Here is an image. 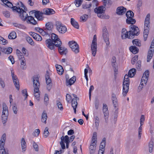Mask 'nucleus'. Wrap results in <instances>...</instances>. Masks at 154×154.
<instances>
[{
    "mask_svg": "<svg viewBox=\"0 0 154 154\" xmlns=\"http://www.w3.org/2000/svg\"><path fill=\"white\" fill-rule=\"evenodd\" d=\"M51 38L47 39L45 41V44L47 48L51 50H55V47L59 46L58 42L60 40L58 36L54 33L51 35Z\"/></svg>",
    "mask_w": 154,
    "mask_h": 154,
    "instance_id": "obj_1",
    "label": "nucleus"
},
{
    "mask_svg": "<svg viewBox=\"0 0 154 154\" xmlns=\"http://www.w3.org/2000/svg\"><path fill=\"white\" fill-rule=\"evenodd\" d=\"M17 4H16V5H19V6H14L12 8V10L18 12L20 18L22 19L24 18V16L25 17L28 15V14L26 12V11H27V9L21 2H18Z\"/></svg>",
    "mask_w": 154,
    "mask_h": 154,
    "instance_id": "obj_2",
    "label": "nucleus"
},
{
    "mask_svg": "<svg viewBox=\"0 0 154 154\" xmlns=\"http://www.w3.org/2000/svg\"><path fill=\"white\" fill-rule=\"evenodd\" d=\"M39 77L38 75H36L33 76V86L34 88V96L36 98H38L40 96L39 91V88L40 85L39 81Z\"/></svg>",
    "mask_w": 154,
    "mask_h": 154,
    "instance_id": "obj_3",
    "label": "nucleus"
},
{
    "mask_svg": "<svg viewBox=\"0 0 154 154\" xmlns=\"http://www.w3.org/2000/svg\"><path fill=\"white\" fill-rule=\"evenodd\" d=\"M150 14H148L146 16L144 21V31L143 32V40L146 41L147 39L149 30Z\"/></svg>",
    "mask_w": 154,
    "mask_h": 154,
    "instance_id": "obj_4",
    "label": "nucleus"
},
{
    "mask_svg": "<svg viewBox=\"0 0 154 154\" xmlns=\"http://www.w3.org/2000/svg\"><path fill=\"white\" fill-rule=\"evenodd\" d=\"M128 75H126L124 77L123 83V93L122 94L124 96H126L128 92L130 84L129 79Z\"/></svg>",
    "mask_w": 154,
    "mask_h": 154,
    "instance_id": "obj_5",
    "label": "nucleus"
},
{
    "mask_svg": "<svg viewBox=\"0 0 154 154\" xmlns=\"http://www.w3.org/2000/svg\"><path fill=\"white\" fill-rule=\"evenodd\" d=\"M130 30L129 31V38L130 39H133L134 36L138 35L140 33V31L139 28L136 26L134 25H130L129 26Z\"/></svg>",
    "mask_w": 154,
    "mask_h": 154,
    "instance_id": "obj_6",
    "label": "nucleus"
},
{
    "mask_svg": "<svg viewBox=\"0 0 154 154\" xmlns=\"http://www.w3.org/2000/svg\"><path fill=\"white\" fill-rule=\"evenodd\" d=\"M134 15V13L131 10H129L126 12V15L127 19L126 20V23L127 24L133 25L136 23L135 20L133 18Z\"/></svg>",
    "mask_w": 154,
    "mask_h": 154,
    "instance_id": "obj_7",
    "label": "nucleus"
},
{
    "mask_svg": "<svg viewBox=\"0 0 154 154\" xmlns=\"http://www.w3.org/2000/svg\"><path fill=\"white\" fill-rule=\"evenodd\" d=\"M9 113L8 107L5 103L3 104V111L2 115V120L3 124L7 122L8 120Z\"/></svg>",
    "mask_w": 154,
    "mask_h": 154,
    "instance_id": "obj_8",
    "label": "nucleus"
},
{
    "mask_svg": "<svg viewBox=\"0 0 154 154\" xmlns=\"http://www.w3.org/2000/svg\"><path fill=\"white\" fill-rule=\"evenodd\" d=\"M55 25L56 29L60 33L64 34L67 31L66 27L60 21H56Z\"/></svg>",
    "mask_w": 154,
    "mask_h": 154,
    "instance_id": "obj_9",
    "label": "nucleus"
},
{
    "mask_svg": "<svg viewBox=\"0 0 154 154\" xmlns=\"http://www.w3.org/2000/svg\"><path fill=\"white\" fill-rule=\"evenodd\" d=\"M6 135L4 134L2 136L0 140V154H9L6 152L4 148V145L6 140Z\"/></svg>",
    "mask_w": 154,
    "mask_h": 154,
    "instance_id": "obj_10",
    "label": "nucleus"
},
{
    "mask_svg": "<svg viewBox=\"0 0 154 154\" xmlns=\"http://www.w3.org/2000/svg\"><path fill=\"white\" fill-rule=\"evenodd\" d=\"M97 36L95 35L93 37V40L91 45V49L92 55L95 56L97 51Z\"/></svg>",
    "mask_w": 154,
    "mask_h": 154,
    "instance_id": "obj_11",
    "label": "nucleus"
},
{
    "mask_svg": "<svg viewBox=\"0 0 154 154\" xmlns=\"http://www.w3.org/2000/svg\"><path fill=\"white\" fill-rule=\"evenodd\" d=\"M68 44L72 51L75 53L77 54L79 52V46L75 41H69L68 43Z\"/></svg>",
    "mask_w": 154,
    "mask_h": 154,
    "instance_id": "obj_12",
    "label": "nucleus"
},
{
    "mask_svg": "<svg viewBox=\"0 0 154 154\" xmlns=\"http://www.w3.org/2000/svg\"><path fill=\"white\" fill-rule=\"evenodd\" d=\"M103 36L104 40L107 46H108L110 44L108 32L106 27L103 29Z\"/></svg>",
    "mask_w": 154,
    "mask_h": 154,
    "instance_id": "obj_13",
    "label": "nucleus"
},
{
    "mask_svg": "<svg viewBox=\"0 0 154 154\" xmlns=\"http://www.w3.org/2000/svg\"><path fill=\"white\" fill-rule=\"evenodd\" d=\"M45 78L47 84V89L50 91L52 87V83L51 78L49 76V73L48 71H46V74L45 75Z\"/></svg>",
    "mask_w": 154,
    "mask_h": 154,
    "instance_id": "obj_14",
    "label": "nucleus"
},
{
    "mask_svg": "<svg viewBox=\"0 0 154 154\" xmlns=\"http://www.w3.org/2000/svg\"><path fill=\"white\" fill-rule=\"evenodd\" d=\"M27 19V22L28 23L31 24L35 25L37 23V21L35 20L34 18L32 16H26L25 18H23L21 20L24 21H25Z\"/></svg>",
    "mask_w": 154,
    "mask_h": 154,
    "instance_id": "obj_15",
    "label": "nucleus"
},
{
    "mask_svg": "<svg viewBox=\"0 0 154 154\" xmlns=\"http://www.w3.org/2000/svg\"><path fill=\"white\" fill-rule=\"evenodd\" d=\"M54 25L53 22H48L45 24V27L44 28L47 30L51 35L54 28Z\"/></svg>",
    "mask_w": 154,
    "mask_h": 154,
    "instance_id": "obj_16",
    "label": "nucleus"
},
{
    "mask_svg": "<svg viewBox=\"0 0 154 154\" xmlns=\"http://www.w3.org/2000/svg\"><path fill=\"white\" fill-rule=\"evenodd\" d=\"M58 42V45H59V46H57V47H58V49L61 55H66L67 52V49L64 47L61 46L62 43L60 40Z\"/></svg>",
    "mask_w": 154,
    "mask_h": 154,
    "instance_id": "obj_17",
    "label": "nucleus"
},
{
    "mask_svg": "<svg viewBox=\"0 0 154 154\" xmlns=\"http://www.w3.org/2000/svg\"><path fill=\"white\" fill-rule=\"evenodd\" d=\"M30 12H32V13L34 12L35 13V16L37 19L38 20L41 21L43 20V18L42 17V15L44 14L43 12H40V11H35V10L31 11Z\"/></svg>",
    "mask_w": 154,
    "mask_h": 154,
    "instance_id": "obj_18",
    "label": "nucleus"
},
{
    "mask_svg": "<svg viewBox=\"0 0 154 154\" xmlns=\"http://www.w3.org/2000/svg\"><path fill=\"white\" fill-rule=\"evenodd\" d=\"M126 11V8L123 6L119 7L116 9V13L119 15L124 14Z\"/></svg>",
    "mask_w": 154,
    "mask_h": 154,
    "instance_id": "obj_19",
    "label": "nucleus"
},
{
    "mask_svg": "<svg viewBox=\"0 0 154 154\" xmlns=\"http://www.w3.org/2000/svg\"><path fill=\"white\" fill-rule=\"evenodd\" d=\"M106 8L104 6H100L94 9V12L97 14L103 13L104 12Z\"/></svg>",
    "mask_w": 154,
    "mask_h": 154,
    "instance_id": "obj_20",
    "label": "nucleus"
},
{
    "mask_svg": "<svg viewBox=\"0 0 154 154\" xmlns=\"http://www.w3.org/2000/svg\"><path fill=\"white\" fill-rule=\"evenodd\" d=\"M43 14L46 15H51L55 13L54 11L51 8H45L43 10Z\"/></svg>",
    "mask_w": 154,
    "mask_h": 154,
    "instance_id": "obj_21",
    "label": "nucleus"
},
{
    "mask_svg": "<svg viewBox=\"0 0 154 154\" xmlns=\"http://www.w3.org/2000/svg\"><path fill=\"white\" fill-rule=\"evenodd\" d=\"M96 146V143L94 141H91V145L90 146V154H93L95 152Z\"/></svg>",
    "mask_w": 154,
    "mask_h": 154,
    "instance_id": "obj_22",
    "label": "nucleus"
},
{
    "mask_svg": "<svg viewBox=\"0 0 154 154\" xmlns=\"http://www.w3.org/2000/svg\"><path fill=\"white\" fill-rule=\"evenodd\" d=\"M12 79L16 89L19 90L20 89L19 82L17 76H14L12 78Z\"/></svg>",
    "mask_w": 154,
    "mask_h": 154,
    "instance_id": "obj_23",
    "label": "nucleus"
},
{
    "mask_svg": "<svg viewBox=\"0 0 154 154\" xmlns=\"http://www.w3.org/2000/svg\"><path fill=\"white\" fill-rule=\"evenodd\" d=\"M56 67L58 73L60 75H62L64 72L62 66L60 65L57 64L56 65Z\"/></svg>",
    "mask_w": 154,
    "mask_h": 154,
    "instance_id": "obj_24",
    "label": "nucleus"
},
{
    "mask_svg": "<svg viewBox=\"0 0 154 154\" xmlns=\"http://www.w3.org/2000/svg\"><path fill=\"white\" fill-rule=\"evenodd\" d=\"M129 49L130 51L134 54H136L139 52V49L134 46H130Z\"/></svg>",
    "mask_w": 154,
    "mask_h": 154,
    "instance_id": "obj_25",
    "label": "nucleus"
},
{
    "mask_svg": "<svg viewBox=\"0 0 154 154\" xmlns=\"http://www.w3.org/2000/svg\"><path fill=\"white\" fill-rule=\"evenodd\" d=\"M78 103L77 100L75 99H73L72 100V106L74 110V112L76 113V109L77 107Z\"/></svg>",
    "mask_w": 154,
    "mask_h": 154,
    "instance_id": "obj_26",
    "label": "nucleus"
},
{
    "mask_svg": "<svg viewBox=\"0 0 154 154\" xmlns=\"http://www.w3.org/2000/svg\"><path fill=\"white\" fill-rule=\"evenodd\" d=\"M70 22L71 25L75 28L79 29V26L78 22L73 18L71 19Z\"/></svg>",
    "mask_w": 154,
    "mask_h": 154,
    "instance_id": "obj_27",
    "label": "nucleus"
},
{
    "mask_svg": "<svg viewBox=\"0 0 154 154\" xmlns=\"http://www.w3.org/2000/svg\"><path fill=\"white\" fill-rule=\"evenodd\" d=\"M103 110L104 116H106L109 115L107 105L105 103L103 104Z\"/></svg>",
    "mask_w": 154,
    "mask_h": 154,
    "instance_id": "obj_28",
    "label": "nucleus"
},
{
    "mask_svg": "<svg viewBox=\"0 0 154 154\" xmlns=\"http://www.w3.org/2000/svg\"><path fill=\"white\" fill-rule=\"evenodd\" d=\"M21 146L22 152H24L26 149V143L25 139L23 138H22L21 139Z\"/></svg>",
    "mask_w": 154,
    "mask_h": 154,
    "instance_id": "obj_29",
    "label": "nucleus"
},
{
    "mask_svg": "<svg viewBox=\"0 0 154 154\" xmlns=\"http://www.w3.org/2000/svg\"><path fill=\"white\" fill-rule=\"evenodd\" d=\"M91 4H83L82 5V8L83 9H86L87 10L88 13V14H90L91 10L90 8L91 6Z\"/></svg>",
    "mask_w": 154,
    "mask_h": 154,
    "instance_id": "obj_30",
    "label": "nucleus"
},
{
    "mask_svg": "<svg viewBox=\"0 0 154 154\" xmlns=\"http://www.w3.org/2000/svg\"><path fill=\"white\" fill-rule=\"evenodd\" d=\"M136 69L134 68H132L130 69L128 72V76L131 78L133 77L135 74Z\"/></svg>",
    "mask_w": 154,
    "mask_h": 154,
    "instance_id": "obj_31",
    "label": "nucleus"
},
{
    "mask_svg": "<svg viewBox=\"0 0 154 154\" xmlns=\"http://www.w3.org/2000/svg\"><path fill=\"white\" fill-rule=\"evenodd\" d=\"M17 37L16 33L14 32L13 31L11 32L8 36V38L10 39H14Z\"/></svg>",
    "mask_w": 154,
    "mask_h": 154,
    "instance_id": "obj_32",
    "label": "nucleus"
},
{
    "mask_svg": "<svg viewBox=\"0 0 154 154\" xmlns=\"http://www.w3.org/2000/svg\"><path fill=\"white\" fill-rule=\"evenodd\" d=\"M47 119V114L44 112L42 115L41 121L42 122L46 124V120Z\"/></svg>",
    "mask_w": 154,
    "mask_h": 154,
    "instance_id": "obj_33",
    "label": "nucleus"
},
{
    "mask_svg": "<svg viewBox=\"0 0 154 154\" xmlns=\"http://www.w3.org/2000/svg\"><path fill=\"white\" fill-rule=\"evenodd\" d=\"M75 81L76 77L75 76H73L71 78H70L68 81H67V83H68L69 84L67 85H71L75 83Z\"/></svg>",
    "mask_w": 154,
    "mask_h": 154,
    "instance_id": "obj_34",
    "label": "nucleus"
},
{
    "mask_svg": "<svg viewBox=\"0 0 154 154\" xmlns=\"http://www.w3.org/2000/svg\"><path fill=\"white\" fill-rule=\"evenodd\" d=\"M132 43L134 45H135L136 46L139 47H140L141 45V41L138 39L133 40Z\"/></svg>",
    "mask_w": 154,
    "mask_h": 154,
    "instance_id": "obj_35",
    "label": "nucleus"
},
{
    "mask_svg": "<svg viewBox=\"0 0 154 154\" xmlns=\"http://www.w3.org/2000/svg\"><path fill=\"white\" fill-rule=\"evenodd\" d=\"M3 3L5 5V6H6L9 8H11L12 9V8L14 7L13 6L12 3L8 0H6L5 2H3Z\"/></svg>",
    "mask_w": 154,
    "mask_h": 154,
    "instance_id": "obj_36",
    "label": "nucleus"
},
{
    "mask_svg": "<svg viewBox=\"0 0 154 154\" xmlns=\"http://www.w3.org/2000/svg\"><path fill=\"white\" fill-rule=\"evenodd\" d=\"M61 141H63V142H65V143L70 142L69 137L67 135H66L64 137L62 136L61 137Z\"/></svg>",
    "mask_w": 154,
    "mask_h": 154,
    "instance_id": "obj_37",
    "label": "nucleus"
},
{
    "mask_svg": "<svg viewBox=\"0 0 154 154\" xmlns=\"http://www.w3.org/2000/svg\"><path fill=\"white\" fill-rule=\"evenodd\" d=\"M143 4V2L142 0H138L137 5V10L139 12L140 11V8L141 7Z\"/></svg>",
    "mask_w": 154,
    "mask_h": 154,
    "instance_id": "obj_38",
    "label": "nucleus"
},
{
    "mask_svg": "<svg viewBox=\"0 0 154 154\" xmlns=\"http://www.w3.org/2000/svg\"><path fill=\"white\" fill-rule=\"evenodd\" d=\"M26 40L27 42L31 45L34 46V43L31 37L29 36L26 37Z\"/></svg>",
    "mask_w": 154,
    "mask_h": 154,
    "instance_id": "obj_39",
    "label": "nucleus"
},
{
    "mask_svg": "<svg viewBox=\"0 0 154 154\" xmlns=\"http://www.w3.org/2000/svg\"><path fill=\"white\" fill-rule=\"evenodd\" d=\"M35 35L33 36V38L37 41H41L42 39L41 36L37 33L34 34Z\"/></svg>",
    "mask_w": 154,
    "mask_h": 154,
    "instance_id": "obj_40",
    "label": "nucleus"
},
{
    "mask_svg": "<svg viewBox=\"0 0 154 154\" xmlns=\"http://www.w3.org/2000/svg\"><path fill=\"white\" fill-rule=\"evenodd\" d=\"M95 123L96 128L97 129L99 124V118L97 116H95Z\"/></svg>",
    "mask_w": 154,
    "mask_h": 154,
    "instance_id": "obj_41",
    "label": "nucleus"
},
{
    "mask_svg": "<svg viewBox=\"0 0 154 154\" xmlns=\"http://www.w3.org/2000/svg\"><path fill=\"white\" fill-rule=\"evenodd\" d=\"M103 3L104 6H106L107 5L109 6L112 4V2L111 0H103Z\"/></svg>",
    "mask_w": 154,
    "mask_h": 154,
    "instance_id": "obj_42",
    "label": "nucleus"
},
{
    "mask_svg": "<svg viewBox=\"0 0 154 154\" xmlns=\"http://www.w3.org/2000/svg\"><path fill=\"white\" fill-rule=\"evenodd\" d=\"M88 16L87 15L85 14L80 17V21L81 22H85L87 20Z\"/></svg>",
    "mask_w": 154,
    "mask_h": 154,
    "instance_id": "obj_43",
    "label": "nucleus"
},
{
    "mask_svg": "<svg viewBox=\"0 0 154 154\" xmlns=\"http://www.w3.org/2000/svg\"><path fill=\"white\" fill-rule=\"evenodd\" d=\"M7 43V40L5 39L3 37L0 36V44L3 45H5Z\"/></svg>",
    "mask_w": 154,
    "mask_h": 154,
    "instance_id": "obj_44",
    "label": "nucleus"
},
{
    "mask_svg": "<svg viewBox=\"0 0 154 154\" xmlns=\"http://www.w3.org/2000/svg\"><path fill=\"white\" fill-rule=\"evenodd\" d=\"M148 79V76H147V77H144V76H143L141 80V83L142 82H144L145 85H146L147 83Z\"/></svg>",
    "mask_w": 154,
    "mask_h": 154,
    "instance_id": "obj_45",
    "label": "nucleus"
},
{
    "mask_svg": "<svg viewBox=\"0 0 154 154\" xmlns=\"http://www.w3.org/2000/svg\"><path fill=\"white\" fill-rule=\"evenodd\" d=\"M122 39H125L126 38H128L130 39L129 38V32L128 31L126 32L124 34L122 35Z\"/></svg>",
    "mask_w": 154,
    "mask_h": 154,
    "instance_id": "obj_46",
    "label": "nucleus"
},
{
    "mask_svg": "<svg viewBox=\"0 0 154 154\" xmlns=\"http://www.w3.org/2000/svg\"><path fill=\"white\" fill-rule=\"evenodd\" d=\"M149 151L150 152H152V151L153 146V141H150L149 143Z\"/></svg>",
    "mask_w": 154,
    "mask_h": 154,
    "instance_id": "obj_47",
    "label": "nucleus"
},
{
    "mask_svg": "<svg viewBox=\"0 0 154 154\" xmlns=\"http://www.w3.org/2000/svg\"><path fill=\"white\" fill-rule=\"evenodd\" d=\"M49 133L48 131V128L46 127L45 128L44 132V135L45 137H47L49 135Z\"/></svg>",
    "mask_w": 154,
    "mask_h": 154,
    "instance_id": "obj_48",
    "label": "nucleus"
},
{
    "mask_svg": "<svg viewBox=\"0 0 154 154\" xmlns=\"http://www.w3.org/2000/svg\"><path fill=\"white\" fill-rule=\"evenodd\" d=\"M56 102L58 108L60 110H62L63 108L61 103L58 100H57Z\"/></svg>",
    "mask_w": 154,
    "mask_h": 154,
    "instance_id": "obj_49",
    "label": "nucleus"
},
{
    "mask_svg": "<svg viewBox=\"0 0 154 154\" xmlns=\"http://www.w3.org/2000/svg\"><path fill=\"white\" fill-rule=\"evenodd\" d=\"M138 59V56L137 55H135L134 57L132 58L131 60V63L134 65L136 61Z\"/></svg>",
    "mask_w": 154,
    "mask_h": 154,
    "instance_id": "obj_50",
    "label": "nucleus"
},
{
    "mask_svg": "<svg viewBox=\"0 0 154 154\" xmlns=\"http://www.w3.org/2000/svg\"><path fill=\"white\" fill-rule=\"evenodd\" d=\"M23 60H21V68L23 69H25L26 68V63Z\"/></svg>",
    "mask_w": 154,
    "mask_h": 154,
    "instance_id": "obj_51",
    "label": "nucleus"
},
{
    "mask_svg": "<svg viewBox=\"0 0 154 154\" xmlns=\"http://www.w3.org/2000/svg\"><path fill=\"white\" fill-rule=\"evenodd\" d=\"M33 146L35 151L38 152V145L35 141L33 142Z\"/></svg>",
    "mask_w": 154,
    "mask_h": 154,
    "instance_id": "obj_52",
    "label": "nucleus"
},
{
    "mask_svg": "<svg viewBox=\"0 0 154 154\" xmlns=\"http://www.w3.org/2000/svg\"><path fill=\"white\" fill-rule=\"evenodd\" d=\"M97 139V133L96 132H94L93 134V136L92 137V141L95 142Z\"/></svg>",
    "mask_w": 154,
    "mask_h": 154,
    "instance_id": "obj_53",
    "label": "nucleus"
},
{
    "mask_svg": "<svg viewBox=\"0 0 154 154\" xmlns=\"http://www.w3.org/2000/svg\"><path fill=\"white\" fill-rule=\"evenodd\" d=\"M40 132V131L38 129H36L33 133L32 134L35 136H38Z\"/></svg>",
    "mask_w": 154,
    "mask_h": 154,
    "instance_id": "obj_54",
    "label": "nucleus"
},
{
    "mask_svg": "<svg viewBox=\"0 0 154 154\" xmlns=\"http://www.w3.org/2000/svg\"><path fill=\"white\" fill-rule=\"evenodd\" d=\"M22 93L24 96H26L25 99H26L27 98L28 96V93L27 92V89H25L22 91Z\"/></svg>",
    "mask_w": 154,
    "mask_h": 154,
    "instance_id": "obj_55",
    "label": "nucleus"
},
{
    "mask_svg": "<svg viewBox=\"0 0 154 154\" xmlns=\"http://www.w3.org/2000/svg\"><path fill=\"white\" fill-rule=\"evenodd\" d=\"M102 13H98L97 14V16L98 17L102 18L104 19L106 18V19H108L109 18V16L107 15V16H106V17H105L104 16H103L102 14Z\"/></svg>",
    "mask_w": 154,
    "mask_h": 154,
    "instance_id": "obj_56",
    "label": "nucleus"
},
{
    "mask_svg": "<svg viewBox=\"0 0 154 154\" xmlns=\"http://www.w3.org/2000/svg\"><path fill=\"white\" fill-rule=\"evenodd\" d=\"M141 63V62L140 60H138L137 61L136 64V68L137 69L139 70L140 69Z\"/></svg>",
    "mask_w": 154,
    "mask_h": 154,
    "instance_id": "obj_57",
    "label": "nucleus"
},
{
    "mask_svg": "<svg viewBox=\"0 0 154 154\" xmlns=\"http://www.w3.org/2000/svg\"><path fill=\"white\" fill-rule=\"evenodd\" d=\"M41 34L43 36H44L46 35H48L49 36H50V35H51L49 33L48 31L46 30L44 28V30L41 33Z\"/></svg>",
    "mask_w": 154,
    "mask_h": 154,
    "instance_id": "obj_58",
    "label": "nucleus"
},
{
    "mask_svg": "<svg viewBox=\"0 0 154 154\" xmlns=\"http://www.w3.org/2000/svg\"><path fill=\"white\" fill-rule=\"evenodd\" d=\"M49 98L47 94H45L44 98V101L45 102V104L47 105L48 103Z\"/></svg>",
    "mask_w": 154,
    "mask_h": 154,
    "instance_id": "obj_59",
    "label": "nucleus"
},
{
    "mask_svg": "<svg viewBox=\"0 0 154 154\" xmlns=\"http://www.w3.org/2000/svg\"><path fill=\"white\" fill-rule=\"evenodd\" d=\"M71 99V95L69 94H67L66 96V100L68 103L70 102Z\"/></svg>",
    "mask_w": 154,
    "mask_h": 154,
    "instance_id": "obj_60",
    "label": "nucleus"
},
{
    "mask_svg": "<svg viewBox=\"0 0 154 154\" xmlns=\"http://www.w3.org/2000/svg\"><path fill=\"white\" fill-rule=\"evenodd\" d=\"M75 5L77 7L80 6L82 2V0H75Z\"/></svg>",
    "mask_w": 154,
    "mask_h": 154,
    "instance_id": "obj_61",
    "label": "nucleus"
},
{
    "mask_svg": "<svg viewBox=\"0 0 154 154\" xmlns=\"http://www.w3.org/2000/svg\"><path fill=\"white\" fill-rule=\"evenodd\" d=\"M3 13L6 17L9 18L10 17V14L9 11H3Z\"/></svg>",
    "mask_w": 154,
    "mask_h": 154,
    "instance_id": "obj_62",
    "label": "nucleus"
},
{
    "mask_svg": "<svg viewBox=\"0 0 154 154\" xmlns=\"http://www.w3.org/2000/svg\"><path fill=\"white\" fill-rule=\"evenodd\" d=\"M13 49L11 47H8L7 48H6V54H9L11 53Z\"/></svg>",
    "mask_w": 154,
    "mask_h": 154,
    "instance_id": "obj_63",
    "label": "nucleus"
},
{
    "mask_svg": "<svg viewBox=\"0 0 154 154\" xmlns=\"http://www.w3.org/2000/svg\"><path fill=\"white\" fill-rule=\"evenodd\" d=\"M145 120V117L144 115H142L140 120V123L141 126L143 125V122Z\"/></svg>",
    "mask_w": 154,
    "mask_h": 154,
    "instance_id": "obj_64",
    "label": "nucleus"
}]
</instances>
